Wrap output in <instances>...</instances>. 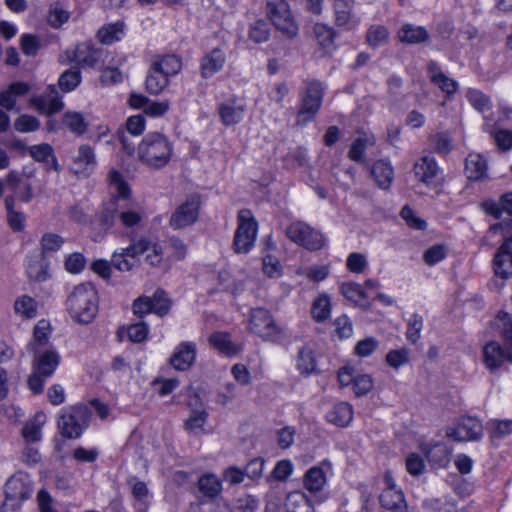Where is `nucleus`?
I'll return each instance as SVG.
<instances>
[{"label":"nucleus","mask_w":512,"mask_h":512,"mask_svg":"<svg viewBox=\"0 0 512 512\" xmlns=\"http://www.w3.org/2000/svg\"><path fill=\"white\" fill-rule=\"evenodd\" d=\"M270 29L264 20L256 21L250 28L249 37L255 43H262L269 39Z\"/></svg>","instance_id":"58"},{"label":"nucleus","mask_w":512,"mask_h":512,"mask_svg":"<svg viewBox=\"0 0 512 512\" xmlns=\"http://www.w3.org/2000/svg\"><path fill=\"white\" fill-rule=\"evenodd\" d=\"M439 167L434 158L423 156L414 164L416 178L426 185H430L438 173Z\"/></svg>","instance_id":"28"},{"label":"nucleus","mask_w":512,"mask_h":512,"mask_svg":"<svg viewBox=\"0 0 512 512\" xmlns=\"http://www.w3.org/2000/svg\"><path fill=\"white\" fill-rule=\"evenodd\" d=\"M380 504L383 508L392 512H407L404 494L398 489H384L379 496Z\"/></svg>","instance_id":"25"},{"label":"nucleus","mask_w":512,"mask_h":512,"mask_svg":"<svg viewBox=\"0 0 512 512\" xmlns=\"http://www.w3.org/2000/svg\"><path fill=\"white\" fill-rule=\"evenodd\" d=\"M67 310L80 324L91 323L98 312V294L92 283L77 285L67 299Z\"/></svg>","instance_id":"2"},{"label":"nucleus","mask_w":512,"mask_h":512,"mask_svg":"<svg viewBox=\"0 0 512 512\" xmlns=\"http://www.w3.org/2000/svg\"><path fill=\"white\" fill-rule=\"evenodd\" d=\"M209 344L220 353L232 356L238 353V347L231 341L230 335L225 332H215L208 338Z\"/></svg>","instance_id":"34"},{"label":"nucleus","mask_w":512,"mask_h":512,"mask_svg":"<svg viewBox=\"0 0 512 512\" xmlns=\"http://www.w3.org/2000/svg\"><path fill=\"white\" fill-rule=\"evenodd\" d=\"M225 60L224 52L219 48H214L201 59V76L203 78L211 77L222 69Z\"/></svg>","instance_id":"26"},{"label":"nucleus","mask_w":512,"mask_h":512,"mask_svg":"<svg viewBox=\"0 0 512 512\" xmlns=\"http://www.w3.org/2000/svg\"><path fill=\"white\" fill-rule=\"evenodd\" d=\"M246 111V106L237 103L235 99H230L219 104L218 114L224 126H232L238 124Z\"/></svg>","instance_id":"21"},{"label":"nucleus","mask_w":512,"mask_h":512,"mask_svg":"<svg viewBox=\"0 0 512 512\" xmlns=\"http://www.w3.org/2000/svg\"><path fill=\"white\" fill-rule=\"evenodd\" d=\"M378 283L373 280H367L363 286L354 285V294L358 296L354 303L361 307H367L370 299H375L377 293Z\"/></svg>","instance_id":"41"},{"label":"nucleus","mask_w":512,"mask_h":512,"mask_svg":"<svg viewBox=\"0 0 512 512\" xmlns=\"http://www.w3.org/2000/svg\"><path fill=\"white\" fill-rule=\"evenodd\" d=\"M106 51L97 48L89 42L80 43L73 51L71 61L76 62L81 67H95L102 61Z\"/></svg>","instance_id":"16"},{"label":"nucleus","mask_w":512,"mask_h":512,"mask_svg":"<svg viewBox=\"0 0 512 512\" xmlns=\"http://www.w3.org/2000/svg\"><path fill=\"white\" fill-rule=\"evenodd\" d=\"M409 362V350L406 348L391 350L386 355V363L392 368L398 369Z\"/></svg>","instance_id":"59"},{"label":"nucleus","mask_w":512,"mask_h":512,"mask_svg":"<svg viewBox=\"0 0 512 512\" xmlns=\"http://www.w3.org/2000/svg\"><path fill=\"white\" fill-rule=\"evenodd\" d=\"M425 454L430 463L440 467L445 466L449 462V451L444 444L437 443L432 445Z\"/></svg>","instance_id":"50"},{"label":"nucleus","mask_w":512,"mask_h":512,"mask_svg":"<svg viewBox=\"0 0 512 512\" xmlns=\"http://www.w3.org/2000/svg\"><path fill=\"white\" fill-rule=\"evenodd\" d=\"M434 144V151L438 154L447 155L452 150V140L446 133H436L430 137Z\"/></svg>","instance_id":"60"},{"label":"nucleus","mask_w":512,"mask_h":512,"mask_svg":"<svg viewBox=\"0 0 512 512\" xmlns=\"http://www.w3.org/2000/svg\"><path fill=\"white\" fill-rule=\"evenodd\" d=\"M198 487L201 493L208 498H216L221 490L222 485L219 479L213 474H206L199 478Z\"/></svg>","instance_id":"39"},{"label":"nucleus","mask_w":512,"mask_h":512,"mask_svg":"<svg viewBox=\"0 0 512 512\" xmlns=\"http://www.w3.org/2000/svg\"><path fill=\"white\" fill-rule=\"evenodd\" d=\"M465 173L469 180L478 181L487 179V161L479 154H469L465 161Z\"/></svg>","instance_id":"27"},{"label":"nucleus","mask_w":512,"mask_h":512,"mask_svg":"<svg viewBox=\"0 0 512 512\" xmlns=\"http://www.w3.org/2000/svg\"><path fill=\"white\" fill-rule=\"evenodd\" d=\"M6 498L24 501L31 497L32 488L25 476L14 475L5 484Z\"/></svg>","instance_id":"20"},{"label":"nucleus","mask_w":512,"mask_h":512,"mask_svg":"<svg viewBox=\"0 0 512 512\" xmlns=\"http://www.w3.org/2000/svg\"><path fill=\"white\" fill-rule=\"evenodd\" d=\"M388 29L380 24L371 25L366 33V40L370 47L377 48L389 42Z\"/></svg>","instance_id":"40"},{"label":"nucleus","mask_w":512,"mask_h":512,"mask_svg":"<svg viewBox=\"0 0 512 512\" xmlns=\"http://www.w3.org/2000/svg\"><path fill=\"white\" fill-rule=\"evenodd\" d=\"M14 206V196H7L5 198V207L7 210L8 224L14 231H22L24 228L25 215L21 212L15 211Z\"/></svg>","instance_id":"42"},{"label":"nucleus","mask_w":512,"mask_h":512,"mask_svg":"<svg viewBox=\"0 0 512 512\" xmlns=\"http://www.w3.org/2000/svg\"><path fill=\"white\" fill-rule=\"evenodd\" d=\"M86 425L85 410L80 408L75 409L71 414L61 415L58 420L61 434L69 439L80 437Z\"/></svg>","instance_id":"15"},{"label":"nucleus","mask_w":512,"mask_h":512,"mask_svg":"<svg viewBox=\"0 0 512 512\" xmlns=\"http://www.w3.org/2000/svg\"><path fill=\"white\" fill-rule=\"evenodd\" d=\"M148 251L150 252L145 257L146 262L152 267H163L162 247L153 242L149 236L137 237L135 234H131L129 246L113 253V267L120 272H130L138 266L137 258Z\"/></svg>","instance_id":"1"},{"label":"nucleus","mask_w":512,"mask_h":512,"mask_svg":"<svg viewBox=\"0 0 512 512\" xmlns=\"http://www.w3.org/2000/svg\"><path fill=\"white\" fill-rule=\"evenodd\" d=\"M286 512H314L307 496L299 491L291 492L285 501Z\"/></svg>","instance_id":"35"},{"label":"nucleus","mask_w":512,"mask_h":512,"mask_svg":"<svg viewBox=\"0 0 512 512\" xmlns=\"http://www.w3.org/2000/svg\"><path fill=\"white\" fill-rule=\"evenodd\" d=\"M323 100V87L318 81L306 83V87L301 96V105L297 113L296 124L305 125L318 113Z\"/></svg>","instance_id":"7"},{"label":"nucleus","mask_w":512,"mask_h":512,"mask_svg":"<svg viewBox=\"0 0 512 512\" xmlns=\"http://www.w3.org/2000/svg\"><path fill=\"white\" fill-rule=\"evenodd\" d=\"M30 91V86L26 82H13L8 88L0 92V107L8 111L14 110L16 99Z\"/></svg>","instance_id":"24"},{"label":"nucleus","mask_w":512,"mask_h":512,"mask_svg":"<svg viewBox=\"0 0 512 512\" xmlns=\"http://www.w3.org/2000/svg\"><path fill=\"white\" fill-rule=\"evenodd\" d=\"M374 380L369 374H361L354 377V395L359 397L367 394L373 389Z\"/></svg>","instance_id":"62"},{"label":"nucleus","mask_w":512,"mask_h":512,"mask_svg":"<svg viewBox=\"0 0 512 512\" xmlns=\"http://www.w3.org/2000/svg\"><path fill=\"white\" fill-rule=\"evenodd\" d=\"M469 103L479 112L484 113L492 108V103L486 94L478 89L470 88L466 93Z\"/></svg>","instance_id":"47"},{"label":"nucleus","mask_w":512,"mask_h":512,"mask_svg":"<svg viewBox=\"0 0 512 512\" xmlns=\"http://www.w3.org/2000/svg\"><path fill=\"white\" fill-rule=\"evenodd\" d=\"M173 146L168 138L159 132L148 133L138 145L141 161L151 168L166 166L172 156Z\"/></svg>","instance_id":"3"},{"label":"nucleus","mask_w":512,"mask_h":512,"mask_svg":"<svg viewBox=\"0 0 512 512\" xmlns=\"http://www.w3.org/2000/svg\"><path fill=\"white\" fill-rule=\"evenodd\" d=\"M123 31L124 23L119 21L101 27L97 36L101 43L108 45L119 40V35L122 34Z\"/></svg>","instance_id":"44"},{"label":"nucleus","mask_w":512,"mask_h":512,"mask_svg":"<svg viewBox=\"0 0 512 512\" xmlns=\"http://www.w3.org/2000/svg\"><path fill=\"white\" fill-rule=\"evenodd\" d=\"M330 301L326 295L316 298L312 305V316L317 322L326 320L330 315Z\"/></svg>","instance_id":"54"},{"label":"nucleus","mask_w":512,"mask_h":512,"mask_svg":"<svg viewBox=\"0 0 512 512\" xmlns=\"http://www.w3.org/2000/svg\"><path fill=\"white\" fill-rule=\"evenodd\" d=\"M81 82V73L78 68H70L64 71L58 80L59 88L64 92L73 91Z\"/></svg>","instance_id":"45"},{"label":"nucleus","mask_w":512,"mask_h":512,"mask_svg":"<svg viewBox=\"0 0 512 512\" xmlns=\"http://www.w3.org/2000/svg\"><path fill=\"white\" fill-rule=\"evenodd\" d=\"M315 38L321 46H328L334 38L333 30L325 24L316 23L313 27Z\"/></svg>","instance_id":"63"},{"label":"nucleus","mask_w":512,"mask_h":512,"mask_svg":"<svg viewBox=\"0 0 512 512\" xmlns=\"http://www.w3.org/2000/svg\"><path fill=\"white\" fill-rule=\"evenodd\" d=\"M297 366L302 374H310L315 371L316 360L311 349L304 347L299 351Z\"/></svg>","instance_id":"53"},{"label":"nucleus","mask_w":512,"mask_h":512,"mask_svg":"<svg viewBox=\"0 0 512 512\" xmlns=\"http://www.w3.org/2000/svg\"><path fill=\"white\" fill-rule=\"evenodd\" d=\"M21 49L27 56H35L40 48V40L32 34H24L21 37Z\"/></svg>","instance_id":"64"},{"label":"nucleus","mask_w":512,"mask_h":512,"mask_svg":"<svg viewBox=\"0 0 512 512\" xmlns=\"http://www.w3.org/2000/svg\"><path fill=\"white\" fill-rule=\"evenodd\" d=\"M29 103L34 106L40 114L46 116L58 113L64 107V103L55 85H49L41 95L32 97Z\"/></svg>","instance_id":"13"},{"label":"nucleus","mask_w":512,"mask_h":512,"mask_svg":"<svg viewBox=\"0 0 512 512\" xmlns=\"http://www.w3.org/2000/svg\"><path fill=\"white\" fill-rule=\"evenodd\" d=\"M169 83V77L151 65L146 78V89L150 94L158 95Z\"/></svg>","instance_id":"37"},{"label":"nucleus","mask_w":512,"mask_h":512,"mask_svg":"<svg viewBox=\"0 0 512 512\" xmlns=\"http://www.w3.org/2000/svg\"><path fill=\"white\" fill-rule=\"evenodd\" d=\"M14 128L21 133L34 132L40 128V121L32 115L22 114L14 121Z\"/></svg>","instance_id":"56"},{"label":"nucleus","mask_w":512,"mask_h":512,"mask_svg":"<svg viewBox=\"0 0 512 512\" xmlns=\"http://www.w3.org/2000/svg\"><path fill=\"white\" fill-rule=\"evenodd\" d=\"M96 165V157L91 146L83 144L78 148L77 155L73 158L70 170L77 176L87 177Z\"/></svg>","instance_id":"17"},{"label":"nucleus","mask_w":512,"mask_h":512,"mask_svg":"<svg viewBox=\"0 0 512 512\" xmlns=\"http://www.w3.org/2000/svg\"><path fill=\"white\" fill-rule=\"evenodd\" d=\"M483 435L482 424L473 417H462L456 427L447 432L455 441H476Z\"/></svg>","instance_id":"14"},{"label":"nucleus","mask_w":512,"mask_h":512,"mask_svg":"<svg viewBox=\"0 0 512 512\" xmlns=\"http://www.w3.org/2000/svg\"><path fill=\"white\" fill-rule=\"evenodd\" d=\"M63 122L77 135H82L87 131L88 124L83 115L78 112H66L63 117Z\"/></svg>","instance_id":"51"},{"label":"nucleus","mask_w":512,"mask_h":512,"mask_svg":"<svg viewBox=\"0 0 512 512\" xmlns=\"http://www.w3.org/2000/svg\"><path fill=\"white\" fill-rule=\"evenodd\" d=\"M33 355L32 373L28 377L27 384L30 391L38 395L43 392L46 379L51 377L57 369L61 357L54 349L36 350Z\"/></svg>","instance_id":"4"},{"label":"nucleus","mask_w":512,"mask_h":512,"mask_svg":"<svg viewBox=\"0 0 512 512\" xmlns=\"http://www.w3.org/2000/svg\"><path fill=\"white\" fill-rule=\"evenodd\" d=\"M200 197L196 194L189 195L185 202L172 213L169 224L175 229H183L194 224L199 215Z\"/></svg>","instance_id":"11"},{"label":"nucleus","mask_w":512,"mask_h":512,"mask_svg":"<svg viewBox=\"0 0 512 512\" xmlns=\"http://www.w3.org/2000/svg\"><path fill=\"white\" fill-rule=\"evenodd\" d=\"M398 38L403 43L418 44L428 40L429 33L422 26L407 23L398 31Z\"/></svg>","instance_id":"31"},{"label":"nucleus","mask_w":512,"mask_h":512,"mask_svg":"<svg viewBox=\"0 0 512 512\" xmlns=\"http://www.w3.org/2000/svg\"><path fill=\"white\" fill-rule=\"evenodd\" d=\"M494 272L503 279L512 275V238H508L498 248L494 260Z\"/></svg>","instance_id":"18"},{"label":"nucleus","mask_w":512,"mask_h":512,"mask_svg":"<svg viewBox=\"0 0 512 512\" xmlns=\"http://www.w3.org/2000/svg\"><path fill=\"white\" fill-rule=\"evenodd\" d=\"M250 329L263 340L272 342L278 340L282 333L270 312L263 308H256L251 311Z\"/></svg>","instance_id":"10"},{"label":"nucleus","mask_w":512,"mask_h":512,"mask_svg":"<svg viewBox=\"0 0 512 512\" xmlns=\"http://www.w3.org/2000/svg\"><path fill=\"white\" fill-rule=\"evenodd\" d=\"M483 362L485 366L494 372L504 363H512V344L502 347L497 341H490L483 347Z\"/></svg>","instance_id":"12"},{"label":"nucleus","mask_w":512,"mask_h":512,"mask_svg":"<svg viewBox=\"0 0 512 512\" xmlns=\"http://www.w3.org/2000/svg\"><path fill=\"white\" fill-rule=\"evenodd\" d=\"M196 345L191 342L181 343L173 353L170 362L177 370L185 371L195 360Z\"/></svg>","instance_id":"22"},{"label":"nucleus","mask_w":512,"mask_h":512,"mask_svg":"<svg viewBox=\"0 0 512 512\" xmlns=\"http://www.w3.org/2000/svg\"><path fill=\"white\" fill-rule=\"evenodd\" d=\"M364 168L370 172L379 188L388 190L391 187L394 180V170L389 161L375 159L369 164V167Z\"/></svg>","instance_id":"19"},{"label":"nucleus","mask_w":512,"mask_h":512,"mask_svg":"<svg viewBox=\"0 0 512 512\" xmlns=\"http://www.w3.org/2000/svg\"><path fill=\"white\" fill-rule=\"evenodd\" d=\"M406 337L411 343H416L420 338V331L423 328V318L418 314H413L408 320Z\"/></svg>","instance_id":"61"},{"label":"nucleus","mask_w":512,"mask_h":512,"mask_svg":"<svg viewBox=\"0 0 512 512\" xmlns=\"http://www.w3.org/2000/svg\"><path fill=\"white\" fill-rule=\"evenodd\" d=\"M152 312L158 316H165L171 308V301L168 299L166 292L162 289H157L153 296L150 297Z\"/></svg>","instance_id":"49"},{"label":"nucleus","mask_w":512,"mask_h":512,"mask_svg":"<svg viewBox=\"0 0 512 512\" xmlns=\"http://www.w3.org/2000/svg\"><path fill=\"white\" fill-rule=\"evenodd\" d=\"M326 418L330 423L336 426H348L352 420V407L349 403H340L327 413Z\"/></svg>","instance_id":"36"},{"label":"nucleus","mask_w":512,"mask_h":512,"mask_svg":"<svg viewBox=\"0 0 512 512\" xmlns=\"http://www.w3.org/2000/svg\"><path fill=\"white\" fill-rule=\"evenodd\" d=\"M29 153L35 161L45 163L47 169L52 168L56 171L60 170L59 164L54 155L53 148L51 145L47 143L33 145L29 148Z\"/></svg>","instance_id":"29"},{"label":"nucleus","mask_w":512,"mask_h":512,"mask_svg":"<svg viewBox=\"0 0 512 512\" xmlns=\"http://www.w3.org/2000/svg\"><path fill=\"white\" fill-rule=\"evenodd\" d=\"M380 155V149L376 144L375 136L367 130L357 129L354 132V162L363 167H369Z\"/></svg>","instance_id":"9"},{"label":"nucleus","mask_w":512,"mask_h":512,"mask_svg":"<svg viewBox=\"0 0 512 512\" xmlns=\"http://www.w3.org/2000/svg\"><path fill=\"white\" fill-rule=\"evenodd\" d=\"M37 302L30 296L23 295L15 301L14 308L16 313L21 314L27 319L36 317Z\"/></svg>","instance_id":"48"},{"label":"nucleus","mask_w":512,"mask_h":512,"mask_svg":"<svg viewBox=\"0 0 512 512\" xmlns=\"http://www.w3.org/2000/svg\"><path fill=\"white\" fill-rule=\"evenodd\" d=\"M50 339V323L45 320H39L33 330V336L28 343V350L36 352V350H44Z\"/></svg>","instance_id":"30"},{"label":"nucleus","mask_w":512,"mask_h":512,"mask_svg":"<svg viewBox=\"0 0 512 512\" xmlns=\"http://www.w3.org/2000/svg\"><path fill=\"white\" fill-rule=\"evenodd\" d=\"M70 13L60 7L58 4L50 7L47 21L49 25L55 29L60 28L65 22L68 21Z\"/></svg>","instance_id":"57"},{"label":"nucleus","mask_w":512,"mask_h":512,"mask_svg":"<svg viewBox=\"0 0 512 512\" xmlns=\"http://www.w3.org/2000/svg\"><path fill=\"white\" fill-rule=\"evenodd\" d=\"M46 422V415L38 412L22 428V435L27 442H37L41 439V429Z\"/></svg>","instance_id":"33"},{"label":"nucleus","mask_w":512,"mask_h":512,"mask_svg":"<svg viewBox=\"0 0 512 512\" xmlns=\"http://www.w3.org/2000/svg\"><path fill=\"white\" fill-rule=\"evenodd\" d=\"M304 487L310 492H319L326 483V475L322 467H311L304 475Z\"/></svg>","instance_id":"38"},{"label":"nucleus","mask_w":512,"mask_h":512,"mask_svg":"<svg viewBox=\"0 0 512 512\" xmlns=\"http://www.w3.org/2000/svg\"><path fill=\"white\" fill-rule=\"evenodd\" d=\"M335 22L338 26H349L352 15V0H334Z\"/></svg>","instance_id":"43"},{"label":"nucleus","mask_w":512,"mask_h":512,"mask_svg":"<svg viewBox=\"0 0 512 512\" xmlns=\"http://www.w3.org/2000/svg\"><path fill=\"white\" fill-rule=\"evenodd\" d=\"M188 405L192 409V414L185 421V428L187 431L197 434L202 430L206 420H207V412L202 409V404L200 402V397L198 393H194L193 398L189 401Z\"/></svg>","instance_id":"23"},{"label":"nucleus","mask_w":512,"mask_h":512,"mask_svg":"<svg viewBox=\"0 0 512 512\" xmlns=\"http://www.w3.org/2000/svg\"><path fill=\"white\" fill-rule=\"evenodd\" d=\"M64 244V239L56 233H45L40 240L41 254L49 255L58 251Z\"/></svg>","instance_id":"52"},{"label":"nucleus","mask_w":512,"mask_h":512,"mask_svg":"<svg viewBox=\"0 0 512 512\" xmlns=\"http://www.w3.org/2000/svg\"><path fill=\"white\" fill-rule=\"evenodd\" d=\"M493 329L504 340L506 344H512V315L500 311L492 322Z\"/></svg>","instance_id":"32"},{"label":"nucleus","mask_w":512,"mask_h":512,"mask_svg":"<svg viewBox=\"0 0 512 512\" xmlns=\"http://www.w3.org/2000/svg\"><path fill=\"white\" fill-rule=\"evenodd\" d=\"M266 15L275 28L287 39H294L299 26L285 0H267Z\"/></svg>","instance_id":"5"},{"label":"nucleus","mask_w":512,"mask_h":512,"mask_svg":"<svg viewBox=\"0 0 512 512\" xmlns=\"http://www.w3.org/2000/svg\"><path fill=\"white\" fill-rule=\"evenodd\" d=\"M152 65L169 77L180 71L182 63L175 55H166L160 60L153 61Z\"/></svg>","instance_id":"46"},{"label":"nucleus","mask_w":512,"mask_h":512,"mask_svg":"<svg viewBox=\"0 0 512 512\" xmlns=\"http://www.w3.org/2000/svg\"><path fill=\"white\" fill-rule=\"evenodd\" d=\"M286 235L291 241L310 251L320 250L325 245L323 235L302 221L291 223L286 229Z\"/></svg>","instance_id":"8"},{"label":"nucleus","mask_w":512,"mask_h":512,"mask_svg":"<svg viewBox=\"0 0 512 512\" xmlns=\"http://www.w3.org/2000/svg\"><path fill=\"white\" fill-rule=\"evenodd\" d=\"M143 213L136 210H119L117 219L124 228H136L143 222Z\"/></svg>","instance_id":"55"},{"label":"nucleus","mask_w":512,"mask_h":512,"mask_svg":"<svg viewBox=\"0 0 512 512\" xmlns=\"http://www.w3.org/2000/svg\"><path fill=\"white\" fill-rule=\"evenodd\" d=\"M238 226L233 239V250L235 253H248L254 246L258 225L252 213L248 209H242L237 216Z\"/></svg>","instance_id":"6"}]
</instances>
